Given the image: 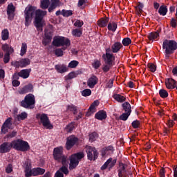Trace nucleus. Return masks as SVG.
Instances as JSON below:
<instances>
[{
	"label": "nucleus",
	"mask_w": 177,
	"mask_h": 177,
	"mask_svg": "<svg viewBox=\"0 0 177 177\" xmlns=\"http://www.w3.org/2000/svg\"><path fill=\"white\" fill-rule=\"evenodd\" d=\"M75 125V122H74L70 123L66 127L67 132H72L74 130Z\"/></svg>",
	"instance_id": "3c124183"
},
{
	"label": "nucleus",
	"mask_w": 177,
	"mask_h": 177,
	"mask_svg": "<svg viewBox=\"0 0 177 177\" xmlns=\"http://www.w3.org/2000/svg\"><path fill=\"white\" fill-rule=\"evenodd\" d=\"M99 100H95L93 102V103L91 104L90 106L88 112L86 113V115L87 117H90V115H92L93 113H96V107H97L98 104H100Z\"/></svg>",
	"instance_id": "ddd939ff"
},
{
	"label": "nucleus",
	"mask_w": 177,
	"mask_h": 177,
	"mask_svg": "<svg viewBox=\"0 0 177 177\" xmlns=\"http://www.w3.org/2000/svg\"><path fill=\"white\" fill-rule=\"evenodd\" d=\"M174 125H175V122H174V120H169L167 121V127L169 128H172V127H174Z\"/></svg>",
	"instance_id": "0e129e2a"
},
{
	"label": "nucleus",
	"mask_w": 177,
	"mask_h": 177,
	"mask_svg": "<svg viewBox=\"0 0 177 177\" xmlns=\"http://www.w3.org/2000/svg\"><path fill=\"white\" fill-rule=\"evenodd\" d=\"M9 60H10V54L9 53H6L3 58L4 63H9Z\"/></svg>",
	"instance_id": "864d4df0"
},
{
	"label": "nucleus",
	"mask_w": 177,
	"mask_h": 177,
	"mask_svg": "<svg viewBox=\"0 0 177 177\" xmlns=\"http://www.w3.org/2000/svg\"><path fill=\"white\" fill-rule=\"evenodd\" d=\"M27 117H28V114L26 112H22L17 115V120L18 121H24Z\"/></svg>",
	"instance_id": "c9c22d12"
},
{
	"label": "nucleus",
	"mask_w": 177,
	"mask_h": 177,
	"mask_svg": "<svg viewBox=\"0 0 177 177\" xmlns=\"http://www.w3.org/2000/svg\"><path fill=\"white\" fill-rule=\"evenodd\" d=\"M102 57L106 64H113V62H114L115 57L113 54L106 53L102 55Z\"/></svg>",
	"instance_id": "2eb2a0df"
},
{
	"label": "nucleus",
	"mask_w": 177,
	"mask_h": 177,
	"mask_svg": "<svg viewBox=\"0 0 177 177\" xmlns=\"http://www.w3.org/2000/svg\"><path fill=\"white\" fill-rule=\"evenodd\" d=\"M159 95L160 97H162L163 99H165V97H168V92L165 89H160L159 91Z\"/></svg>",
	"instance_id": "49530a36"
},
{
	"label": "nucleus",
	"mask_w": 177,
	"mask_h": 177,
	"mask_svg": "<svg viewBox=\"0 0 177 177\" xmlns=\"http://www.w3.org/2000/svg\"><path fill=\"white\" fill-rule=\"evenodd\" d=\"M67 110H68V111H72V113H73L74 115H75V114H77V113H78V111H77V106H75L74 105L68 106Z\"/></svg>",
	"instance_id": "c03bdc74"
},
{
	"label": "nucleus",
	"mask_w": 177,
	"mask_h": 177,
	"mask_svg": "<svg viewBox=\"0 0 177 177\" xmlns=\"http://www.w3.org/2000/svg\"><path fill=\"white\" fill-rule=\"evenodd\" d=\"M78 143V138L74 136H71L67 138L66 143V150H71L73 147L75 145Z\"/></svg>",
	"instance_id": "9d476101"
},
{
	"label": "nucleus",
	"mask_w": 177,
	"mask_h": 177,
	"mask_svg": "<svg viewBox=\"0 0 177 177\" xmlns=\"http://www.w3.org/2000/svg\"><path fill=\"white\" fill-rule=\"evenodd\" d=\"M12 171H13V167H12V165H8L6 169V171L7 172V174H10Z\"/></svg>",
	"instance_id": "e2e57ef3"
},
{
	"label": "nucleus",
	"mask_w": 177,
	"mask_h": 177,
	"mask_svg": "<svg viewBox=\"0 0 177 177\" xmlns=\"http://www.w3.org/2000/svg\"><path fill=\"white\" fill-rule=\"evenodd\" d=\"M122 107L125 111V113H129L131 114L132 113V110H131V104L129 102H124L122 104Z\"/></svg>",
	"instance_id": "72a5a7b5"
},
{
	"label": "nucleus",
	"mask_w": 177,
	"mask_h": 177,
	"mask_svg": "<svg viewBox=\"0 0 177 177\" xmlns=\"http://www.w3.org/2000/svg\"><path fill=\"white\" fill-rule=\"evenodd\" d=\"M12 83L14 86H19L20 85V82L18 80H12Z\"/></svg>",
	"instance_id": "774afa93"
},
{
	"label": "nucleus",
	"mask_w": 177,
	"mask_h": 177,
	"mask_svg": "<svg viewBox=\"0 0 177 177\" xmlns=\"http://www.w3.org/2000/svg\"><path fill=\"white\" fill-rule=\"evenodd\" d=\"M15 6H13L12 3H10L8 6L7 15L10 20H13V18L15 17Z\"/></svg>",
	"instance_id": "dca6fc26"
},
{
	"label": "nucleus",
	"mask_w": 177,
	"mask_h": 177,
	"mask_svg": "<svg viewBox=\"0 0 177 177\" xmlns=\"http://www.w3.org/2000/svg\"><path fill=\"white\" fill-rule=\"evenodd\" d=\"M53 45L57 48L63 46L62 50H66L71 45V41L64 37L57 36L53 39Z\"/></svg>",
	"instance_id": "7ed1b4c3"
},
{
	"label": "nucleus",
	"mask_w": 177,
	"mask_h": 177,
	"mask_svg": "<svg viewBox=\"0 0 177 177\" xmlns=\"http://www.w3.org/2000/svg\"><path fill=\"white\" fill-rule=\"evenodd\" d=\"M30 176H37L38 175H44L45 174V169L42 168H34L30 171Z\"/></svg>",
	"instance_id": "412c9836"
},
{
	"label": "nucleus",
	"mask_w": 177,
	"mask_h": 177,
	"mask_svg": "<svg viewBox=\"0 0 177 177\" xmlns=\"http://www.w3.org/2000/svg\"><path fill=\"white\" fill-rule=\"evenodd\" d=\"M110 68H111V64H106L104 66L102 70L104 73H107V71H109Z\"/></svg>",
	"instance_id": "13d9d810"
},
{
	"label": "nucleus",
	"mask_w": 177,
	"mask_h": 177,
	"mask_svg": "<svg viewBox=\"0 0 177 177\" xmlns=\"http://www.w3.org/2000/svg\"><path fill=\"white\" fill-rule=\"evenodd\" d=\"M55 53L56 56H57L58 57H60L61 56H63V55H64L63 50H62L60 48L56 49L55 50Z\"/></svg>",
	"instance_id": "5fc2aeb1"
},
{
	"label": "nucleus",
	"mask_w": 177,
	"mask_h": 177,
	"mask_svg": "<svg viewBox=\"0 0 177 177\" xmlns=\"http://www.w3.org/2000/svg\"><path fill=\"white\" fill-rule=\"evenodd\" d=\"M120 169H119L118 176L119 177H127V165H120Z\"/></svg>",
	"instance_id": "a878e982"
},
{
	"label": "nucleus",
	"mask_w": 177,
	"mask_h": 177,
	"mask_svg": "<svg viewBox=\"0 0 177 177\" xmlns=\"http://www.w3.org/2000/svg\"><path fill=\"white\" fill-rule=\"evenodd\" d=\"M129 115H131V113L125 112L120 115L119 119L122 121H127L129 118Z\"/></svg>",
	"instance_id": "37998d69"
},
{
	"label": "nucleus",
	"mask_w": 177,
	"mask_h": 177,
	"mask_svg": "<svg viewBox=\"0 0 177 177\" xmlns=\"http://www.w3.org/2000/svg\"><path fill=\"white\" fill-rule=\"evenodd\" d=\"M25 16V26L28 27L32 18L35 17V26L38 28V30H41L42 31V19H44V16H46V11H44L41 10H37V7L32 6H28L24 12Z\"/></svg>",
	"instance_id": "f257e3e1"
},
{
	"label": "nucleus",
	"mask_w": 177,
	"mask_h": 177,
	"mask_svg": "<svg viewBox=\"0 0 177 177\" xmlns=\"http://www.w3.org/2000/svg\"><path fill=\"white\" fill-rule=\"evenodd\" d=\"M30 63H31V61L28 58H24L20 59L19 61H15L14 62H12V65L14 66V67H21L23 68V67H27V66H29Z\"/></svg>",
	"instance_id": "1a4fd4ad"
},
{
	"label": "nucleus",
	"mask_w": 177,
	"mask_h": 177,
	"mask_svg": "<svg viewBox=\"0 0 177 177\" xmlns=\"http://www.w3.org/2000/svg\"><path fill=\"white\" fill-rule=\"evenodd\" d=\"M109 19L107 17L100 19L97 22L99 27H107V23H109Z\"/></svg>",
	"instance_id": "c756f323"
},
{
	"label": "nucleus",
	"mask_w": 177,
	"mask_h": 177,
	"mask_svg": "<svg viewBox=\"0 0 177 177\" xmlns=\"http://www.w3.org/2000/svg\"><path fill=\"white\" fill-rule=\"evenodd\" d=\"M2 49L4 52H6V53H13V52L15 51L13 50V48H12L11 46H8V44H3L2 45Z\"/></svg>",
	"instance_id": "7c9ffc66"
},
{
	"label": "nucleus",
	"mask_w": 177,
	"mask_h": 177,
	"mask_svg": "<svg viewBox=\"0 0 177 177\" xmlns=\"http://www.w3.org/2000/svg\"><path fill=\"white\" fill-rule=\"evenodd\" d=\"M12 149L11 142H4L0 145V153H8Z\"/></svg>",
	"instance_id": "f3484780"
},
{
	"label": "nucleus",
	"mask_w": 177,
	"mask_h": 177,
	"mask_svg": "<svg viewBox=\"0 0 177 177\" xmlns=\"http://www.w3.org/2000/svg\"><path fill=\"white\" fill-rule=\"evenodd\" d=\"M78 64H80V62H78V61L73 60L68 64V67L69 68H75V67H77Z\"/></svg>",
	"instance_id": "a18cd8bd"
},
{
	"label": "nucleus",
	"mask_w": 177,
	"mask_h": 177,
	"mask_svg": "<svg viewBox=\"0 0 177 177\" xmlns=\"http://www.w3.org/2000/svg\"><path fill=\"white\" fill-rule=\"evenodd\" d=\"M16 135H17V132L16 131H13L12 133L7 136V138H15Z\"/></svg>",
	"instance_id": "69168bd1"
},
{
	"label": "nucleus",
	"mask_w": 177,
	"mask_h": 177,
	"mask_svg": "<svg viewBox=\"0 0 177 177\" xmlns=\"http://www.w3.org/2000/svg\"><path fill=\"white\" fill-rule=\"evenodd\" d=\"M147 66L149 68V70L151 71V73H154V71H156L157 68V67L156 66V65H154V64H148Z\"/></svg>",
	"instance_id": "6e6d98bb"
},
{
	"label": "nucleus",
	"mask_w": 177,
	"mask_h": 177,
	"mask_svg": "<svg viewBox=\"0 0 177 177\" xmlns=\"http://www.w3.org/2000/svg\"><path fill=\"white\" fill-rule=\"evenodd\" d=\"M32 89H34V86L32 84H29L24 87L19 88L17 93L19 95H26V93H28V92H32Z\"/></svg>",
	"instance_id": "9b49d317"
},
{
	"label": "nucleus",
	"mask_w": 177,
	"mask_h": 177,
	"mask_svg": "<svg viewBox=\"0 0 177 177\" xmlns=\"http://www.w3.org/2000/svg\"><path fill=\"white\" fill-rule=\"evenodd\" d=\"M1 38L3 41H7V39H9V30H8V29H4L1 32Z\"/></svg>",
	"instance_id": "4c0bfd02"
},
{
	"label": "nucleus",
	"mask_w": 177,
	"mask_h": 177,
	"mask_svg": "<svg viewBox=\"0 0 177 177\" xmlns=\"http://www.w3.org/2000/svg\"><path fill=\"white\" fill-rule=\"evenodd\" d=\"M95 118L97 120H100L101 121L102 120H106V118H107V114L104 111H100L95 114Z\"/></svg>",
	"instance_id": "cd10ccee"
},
{
	"label": "nucleus",
	"mask_w": 177,
	"mask_h": 177,
	"mask_svg": "<svg viewBox=\"0 0 177 177\" xmlns=\"http://www.w3.org/2000/svg\"><path fill=\"white\" fill-rule=\"evenodd\" d=\"M62 15L64 17H68L69 16H73V10H62Z\"/></svg>",
	"instance_id": "a19ab883"
},
{
	"label": "nucleus",
	"mask_w": 177,
	"mask_h": 177,
	"mask_svg": "<svg viewBox=\"0 0 177 177\" xmlns=\"http://www.w3.org/2000/svg\"><path fill=\"white\" fill-rule=\"evenodd\" d=\"M21 107L30 109V110L35 107V96L32 94H28L25 96L24 100L21 102Z\"/></svg>",
	"instance_id": "39448f33"
},
{
	"label": "nucleus",
	"mask_w": 177,
	"mask_h": 177,
	"mask_svg": "<svg viewBox=\"0 0 177 177\" xmlns=\"http://www.w3.org/2000/svg\"><path fill=\"white\" fill-rule=\"evenodd\" d=\"M21 143V139L13 140L11 142V147H12V149H15V150L19 151Z\"/></svg>",
	"instance_id": "c85d7f7f"
},
{
	"label": "nucleus",
	"mask_w": 177,
	"mask_h": 177,
	"mask_svg": "<svg viewBox=\"0 0 177 177\" xmlns=\"http://www.w3.org/2000/svg\"><path fill=\"white\" fill-rule=\"evenodd\" d=\"M30 73H31V69H23L19 72V76L26 80L30 77Z\"/></svg>",
	"instance_id": "393cba45"
},
{
	"label": "nucleus",
	"mask_w": 177,
	"mask_h": 177,
	"mask_svg": "<svg viewBox=\"0 0 177 177\" xmlns=\"http://www.w3.org/2000/svg\"><path fill=\"white\" fill-rule=\"evenodd\" d=\"M30 150V145L26 141L21 140L18 151H28Z\"/></svg>",
	"instance_id": "4be33fe9"
},
{
	"label": "nucleus",
	"mask_w": 177,
	"mask_h": 177,
	"mask_svg": "<svg viewBox=\"0 0 177 177\" xmlns=\"http://www.w3.org/2000/svg\"><path fill=\"white\" fill-rule=\"evenodd\" d=\"M115 162L117 161L113 160V158H109L107 160V161L101 167L102 171H104V169H107L108 167H110V168H112L114 165H115Z\"/></svg>",
	"instance_id": "aec40b11"
},
{
	"label": "nucleus",
	"mask_w": 177,
	"mask_h": 177,
	"mask_svg": "<svg viewBox=\"0 0 177 177\" xmlns=\"http://www.w3.org/2000/svg\"><path fill=\"white\" fill-rule=\"evenodd\" d=\"M12 128V118H8L1 127V133H7L8 129Z\"/></svg>",
	"instance_id": "f8f14e48"
},
{
	"label": "nucleus",
	"mask_w": 177,
	"mask_h": 177,
	"mask_svg": "<svg viewBox=\"0 0 177 177\" xmlns=\"http://www.w3.org/2000/svg\"><path fill=\"white\" fill-rule=\"evenodd\" d=\"M50 1L49 0H43L41 1V9H48L49 8V5Z\"/></svg>",
	"instance_id": "ea45409f"
},
{
	"label": "nucleus",
	"mask_w": 177,
	"mask_h": 177,
	"mask_svg": "<svg viewBox=\"0 0 177 177\" xmlns=\"http://www.w3.org/2000/svg\"><path fill=\"white\" fill-rule=\"evenodd\" d=\"M26 52H27V44L22 43L20 55L24 56V55H26Z\"/></svg>",
	"instance_id": "79ce46f5"
},
{
	"label": "nucleus",
	"mask_w": 177,
	"mask_h": 177,
	"mask_svg": "<svg viewBox=\"0 0 177 177\" xmlns=\"http://www.w3.org/2000/svg\"><path fill=\"white\" fill-rule=\"evenodd\" d=\"M53 157L55 161L62 162V165H68L67 156L63 154V147H57L53 150Z\"/></svg>",
	"instance_id": "f03ea898"
},
{
	"label": "nucleus",
	"mask_w": 177,
	"mask_h": 177,
	"mask_svg": "<svg viewBox=\"0 0 177 177\" xmlns=\"http://www.w3.org/2000/svg\"><path fill=\"white\" fill-rule=\"evenodd\" d=\"M162 48L165 49L166 57H169V55H172L177 49V43L174 40H165L162 44Z\"/></svg>",
	"instance_id": "20e7f679"
},
{
	"label": "nucleus",
	"mask_w": 177,
	"mask_h": 177,
	"mask_svg": "<svg viewBox=\"0 0 177 177\" xmlns=\"http://www.w3.org/2000/svg\"><path fill=\"white\" fill-rule=\"evenodd\" d=\"M98 79L97 78L96 76L93 75L91 76L87 82L88 86L89 88H93L96 84H97Z\"/></svg>",
	"instance_id": "b1692460"
},
{
	"label": "nucleus",
	"mask_w": 177,
	"mask_h": 177,
	"mask_svg": "<svg viewBox=\"0 0 177 177\" xmlns=\"http://www.w3.org/2000/svg\"><path fill=\"white\" fill-rule=\"evenodd\" d=\"M59 171L65 174V175H67V174H68V169L66 166H63L62 167H61L59 169Z\"/></svg>",
	"instance_id": "052dcab7"
},
{
	"label": "nucleus",
	"mask_w": 177,
	"mask_h": 177,
	"mask_svg": "<svg viewBox=\"0 0 177 177\" xmlns=\"http://www.w3.org/2000/svg\"><path fill=\"white\" fill-rule=\"evenodd\" d=\"M167 12L168 9H167V7L164 6H161L158 10L159 15H161L162 16H165Z\"/></svg>",
	"instance_id": "58836bf2"
},
{
	"label": "nucleus",
	"mask_w": 177,
	"mask_h": 177,
	"mask_svg": "<svg viewBox=\"0 0 177 177\" xmlns=\"http://www.w3.org/2000/svg\"><path fill=\"white\" fill-rule=\"evenodd\" d=\"M55 177H64V175L60 170L57 171L55 175Z\"/></svg>",
	"instance_id": "338daca9"
},
{
	"label": "nucleus",
	"mask_w": 177,
	"mask_h": 177,
	"mask_svg": "<svg viewBox=\"0 0 177 177\" xmlns=\"http://www.w3.org/2000/svg\"><path fill=\"white\" fill-rule=\"evenodd\" d=\"M36 118L38 120L39 122L42 124L43 127L47 129H52V128H53V126L50 124L49 118H48V115L45 113H37Z\"/></svg>",
	"instance_id": "423d86ee"
},
{
	"label": "nucleus",
	"mask_w": 177,
	"mask_h": 177,
	"mask_svg": "<svg viewBox=\"0 0 177 177\" xmlns=\"http://www.w3.org/2000/svg\"><path fill=\"white\" fill-rule=\"evenodd\" d=\"M131 125L134 129L139 128V127H140V122H139V120H134L131 123Z\"/></svg>",
	"instance_id": "4d7b16f0"
},
{
	"label": "nucleus",
	"mask_w": 177,
	"mask_h": 177,
	"mask_svg": "<svg viewBox=\"0 0 177 177\" xmlns=\"http://www.w3.org/2000/svg\"><path fill=\"white\" fill-rule=\"evenodd\" d=\"M55 67L57 73H59L60 74H63V73H66L68 71V68H67V66L64 64L55 65Z\"/></svg>",
	"instance_id": "bb28decb"
},
{
	"label": "nucleus",
	"mask_w": 177,
	"mask_h": 177,
	"mask_svg": "<svg viewBox=\"0 0 177 177\" xmlns=\"http://www.w3.org/2000/svg\"><path fill=\"white\" fill-rule=\"evenodd\" d=\"M132 41L129 39V37H126L123 39L122 43L124 46H129V45H131Z\"/></svg>",
	"instance_id": "de8ad7c7"
},
{
	"label": "nucleus",
	"mask_w": 177,
	"mask_h": 177,
	"mask_svg": "<svg viewBox=\"0 0 177 177\" xmlns=\"http://www.w3.org/2000/svg\"><path fill=\"white\" fill-rule=\"evenodd\" d=\"M122 48V44L121 42L116 41L111 46V50L113 53H118Z\"/></svg>",
	"instance_id": "5701e85b"
},
{
	"label": "nucleus",
	"mask_w": 177,
	"mask_h": 177,
	"mask_svg": "<svg viewBox=\"0 0 177 177\" xmlns=\"http://www.w3.org/2000/svg\"><path fill=\"white\" fill-rule=\"evenodd\" d=\"M108 30L112 31V32H115V30H117V23L114 21L109 22L108 24Z\"/></svg>",
	"instance_id": "2f4dec72"
},
{
	"label": "nucleus",
	"mask_w": 177,
	"mask_h": 177,
	"mask_svg": "<svg viewBox=\"0 0 177 177\" xmlns=\"http://www.w3.org/2000/svg\"><path fill=\"white\" fill-rule=\"evenodd\" d=\"M74 26L75 27H82V26H84V21H80V20H77L75 22Z\"/></svg>",
	"instance_id": "bf43d9fd"
},
{
	"label": "nucleus",
	"mask_w": 177,
	"mask_h": 177,
	"mask_svg": "<svg viewBox=\"0 0 177 177\" xmlns=\"http://www.w3.org/2000/svg\"><path fill=\"white\" fill-rule=\"evenodd\" d=\"M100 61L95 60L94 63H93V67H94V68H98L100 67Z\"/></svg>",
	"instance_id": "680f3d73"
},
{
	"label": "nucleus",
	"mask_w": 177,
	"mask_h": 177,
	"mask_svg": "<svg viewBox=\"0 0 177 177\" xmlns=\"http://www.w3.org/2000/svg\"><path fill=\"white\" fill-rule=\"evenodd\" d=\"M103 150L104 151V154H107V156H109L110 154H113L114 147H113V146L105 147Z\"/></svg>",
	"instance_id": "e433bc0d"
},
{
	"label": "nucleus",
	"mask_w": 177,
	"mask_h": 177,
	"mask_svg": "<svg viewBox=\"0 0 177 177\" xmlns=\"http://www.w3.org/2000/svg\"><path fill=\"white\" fill-rule=\"evenodd\" d=\"M62 5L60 0H50V5L48 8V12H53L54 9L59 8Z\"/></svg>",
	"instance_id": "a211bd4d"
},
{
	"label": "nucleus",
	"mask_w": 177,
	"mask_h": 177,
	"mask_svg": "<svg viewBox=\"0 0 177 177\" xmlns=\"http://www.w3.org/2000/svg\"><path fill=\"white\" fill-rule=\"evenodd\" d=\"M113 99L120 103H122V102H125V97L120 95V94H115L113 95Z\"/></svg>",
	"instance_id": "f704fd0d"
},
{
	"label": "nucleus",
	"mask_w": 177,
	"mask_h": 177,
	"mask_svg": "<svg viewBox=\"0 0 177 177\" xmlns=\"http://www.w3.org/2000/svg\"><path fill=\"white\" fill-rule=\"evenodd\" d=\"M97 139V133L93 132L89 135V140L91 142H94Z\"/></svg>",
	"instance_id": "603ef678"
},
{
	"label": "nucleus",
	"mask_w": 177,
	"mask_h": 177,
	"mask_svg": "<svg viewBox=\"0 0 177 177\" xmlns=\"http://www.w3.org/2000/svg\"><path fill=\"white\" fill-rule=\"evenodd\" d=\"M82 158H84V152H79L72 155L70 158L69 169H74Z\"/></svg>",
	"instance_id": "0eeeda50"
},
{
	"label": "nucleus",
	"mask_w": 177,
	"mask_h": 177,
	"mask_svg": "<svg viewBox=\"0 0 177 177\" xmlns=\"http://www.w3.org/2000/svg\"><path fill=\"white\" fill-rule=\"evenodd\" d=\"M158 37H160V34L158 33V32H153L149 33V35H148L149 41H154V39H157Z\"/></svg>",
	"instance_id": "473e14b6"
},
{
	"label": "nucleus",
	"mask_w": 177,
	"mask_h": 177,
	"mask_svg": "<svg viewBox=\"0 0 177 177\" xmlns=\"http://www.w3.org/2000/svg\"><path fill=\"white\" fill-rule=\"evenodd\" d=\"M86 152L87 153L88 160L92 161V160H96L97 158V151L93 147L86 146Z\"/></svg>",
	"instance_id": "6e6552de"
},
{
	"label": "nucleus",
	"mask_w": 177,
	"mask_h": 177,
	"mask_svg": "<svg viewBox=\"0 0 177 177\" xmlns=\"http://www.w3.org/2000/svg\"><path fill=\"white\" fill-rule=\"evenodd\" d=\"M72 35L75 37H80L82 35V31L80 29H75L72 31Z\"/></svg>",
	"instance_id": "8fccbe9b"
},
{
	"label": "nucleus",
	"mask_w": 177,
	"mask_h": 177,
	"mask_svg": "<svg viewBox=\"0 0 177 177\" xmlns=\"http://www.w3.org/2000/svg\"><path fill=\"white\" fill-rule=\"evenodd\" d=\"M82 95L84 97L91 96L92 95V91L89 88L84 89L82 91Z\"/></svg>",
	"instance_id": "09e8293b"
},
{
	"label": "nucleus",
	"mask_w": 177,
	"mask_h": 177,
	"mask_svg": "<svg viewBox=\"0 0 177 177\" xmlns=\"http://www.w3.org/2000/svg\"><path fill=\"white\" fill-rule=\"evenodd\" d=\"M165 85L167 89H174V88H176V82L172 78L166 79Z\"/></svg>",
	"instance_id": "6ab92c4d"
},
{
	"label": "nucleus",
	"mask_w": 177,
	"mask_h": 177,
	"mask_svg": "<svg viewBox=\"0 0 177 177\" xmlns=\"http://www.w3.org/2000/svg\"><path fill=\"white\" fill-rule=\"evenodd\" d=\"M24 168H25V176H31L30 172L32 170L31 169V160H27L24 165Z\"/></svg>",
	"instance_id": "4468645a"
}]
</instances>
